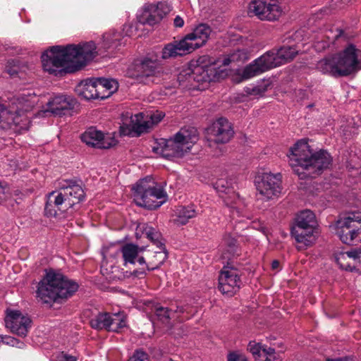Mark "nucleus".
I'll list each match as a JSON object with an SVG mask.
<instances>
[{
  "label": "nucleus",
  "instance_id": "f257e3e1",
  "mask_svg": "<svg viewBox=\"0 0 361 361\" xmlns=\"http://www.w3.org/2000/svg\"><path fill=\"white\" fill-rule=\"evenodd\" d=\"M288 156L290 166L300 179L319 175L332 161L327 152H314L305 139L298 140L291 147Z\"/></svg>",
  "mask_w": 361,
  "mask_h": 361
},
{
  "label": "nucleus",
  "instance_id": "f03ea898",
  "mask_svg": "<svg viewBox=\"0 0 361 361\" xmlns=\"http://www.w3.org/2000/svg\"><path fill=\"white\" fill-rule=\"evenodd\" d=\"M248 54L245 50H238L224 59H219L206 66H197L193 71L184 70L178 76L180 85L185 88H195V82H212L219 79L223 72L221 66H228L233 63H243L248 59Z\"/></svg>",
  "mask_w": 361,
  "mask_h": 361
},
{
  "label": "nucleus",
  "instance_id": "7ed1b4c3",
  "mask_svg": "<svg viewBox=\"0 0 361 361\" xmlns=\"http://www.w3.org/2000/svg\"><path fill=\"white\" fill-rule=\"evenodd\" d=\"M78 288V285L69 280L61 272L54 269L46 270L43 279L39 282L37 297L44 302L56 301L59 298L71 296Z\"/></svg>",
  "mask_w": 361,
  "mask_h": 361
},
{
  "label": "nucleus",
  "instance_id": "20e7f679",
  "mask_svg": "<svg viewBox=\"0 0 361 361\" xmlns=\"http://www.w3.org/2000/svg\"><path fill=\"white\" fill-rule=\"evenodd\" d=\"M359 52L354 45L350 44L342 51L320 60L317 68L334 77L348 75L361 68Z\"/></svg>",
  "mask_w": 361,
  "mask_h": 361
},
{
  "label": "nucleus",
  "instance_id": "39448f33",
  "mask_svg": "<svg viewBox=\"0 0 361 361\" xmlns=\"http://www.w3.org/2000/svg\"><path fill=\"white\" fill-rule=\"evenodd\" d=\"M198 140L197 131L194 128H182L173 137L160 139L153 151L166 159L182 157L190 151Z\"/></svg>",
  "mask_w": 361,
  "mask_h": 361
},
{
  "label": "nucleus",
  "instance_id": "423d86ee",
  "mask_svg": "<svg viewBox=\"0 0 361 361\" xmlns=\"http://www.w3.org/2000/svg\"><path fill=\"white\" fill-rule=\"evenodd\" d=\"M135 204L149 209H157L166 200L164 189L151 177H146L137 182L132 188Z\"/></svg>",
  "mask_w": 361,
  "mask_h": 361
},
{
  "label": "nucleus",
  "instance_id": "0eeeda50",
  "mask_svg": "<svg viewBox=\"0 0 361 361\" xmlns=\"http://www.w3.org/2000/svg\"><path fill=\"white\" fill-rule=\"evenodd\" d=\"M84 196L83 189L77 184L66 187L60 192H52L47 197L45 214L48 216H56L59 212H64L80 202Z\"/></svg>",
  "mask_w": 361,
  "mask_h": 361
},
{
  "label": "nucleus",
  "instance_id": "6e6552de",
  "mask_svg": "<svg viewBox=\"0 0 361 361\" xmlns=\"http://www.w3.org/2000/svg\"><path fill=\"white\" fill-rule=\"evenodd\" d=\"M41 59L43 70L51 75L75 72L66 47H53L43 53Z\"/></svg>",
  "mask_w": 361,
  "mask_h": 361
},
{
  "label": "nucleus",
  "instance_id": "1a4fd4ad",
  "mask_svg": "<svg viewBox=\"0 0 361 361\" xmlns=\"http://www.w3.org/2000/svg\"><path fill=\"white\" fill-rule=\"evenodd\" d=\"M39 97L33 91L27 90L13 98L9 110L0 106V123L5 121L8 124L13 123L20 125L18 117L25 112H28L39 102Z\"/></svg>",
  "mask_w": 361,
  "mask_h": 361
},
{
  "label": "nucleus",
  "instance_id": "9d476101",
  "mask_svg": "<svg viewBox=\"0 0 361 361\" xmlns=\"http://www.w3.org/2000/svg\"><path fill=\"white\" fill-rule=\"evenodd\" d=\"M339 239L345 244L361 242V212H353L341 216L333 226Z\"/></svg>",
  "mask_w": 361,
  "mask_h": 361
},
{
  "label": "nucleus",
  "instance_id": "9b49d317",
  "mask_svg": "<svg viewBox=\"0 0 361 361\" xmlns=\"http://www.w3.org/2000/svg\"><path fill=\"white\" fill-rule=\"evenodd\" d=\"M164 116V113L160 111L135 114L130 117L129 123H123L120 133L123 135L139 136L159 123Z\"/></svg>",
  "mask_w": 361,
  "mask_h": 361
},
{
  "label": "nucleus",
  "instance_id": "f8f14e48",
  "mask_svg": "<svg viewBox=\"0 0 361 361\" xmlns=\"http://www.w3.org/2000/svg\"><path fill=\"white\" fill-rule=\"evenodd\" d=\"M137 230L142 233V235L150 240L159 249V251L147 252L145 254V259L147 262L144 265L148 271L159 268L167 258V254L164 251V244L161 241V234L155 228L143 224L137 226Z\"/></svg>",
  "mask_w": 361,
  "mask_h": 361
},
{
  "label": "nucleus",
  "instance_id": "ddd939ff",
  "mask_svg": "<svg viewBox=\"0 0 361 361\" xmlns=\"http://www.w3.org/2000/svg\"><path fill=\"white\" fill-rule=\"evenodd\" d=\"M249 11L259 20L269 22L278 20L283 14L279 0H252Z\"/></svg>",
  "mask_w": 361,
  "mask_h": 361
},
{
  "label": "nucleus",
  "instance_id": "4468645a",
  "mask_svg": "<svg viewBox=\"0 0 361 361\" xmlns=\"http://www.w3.org/2000/svg\"><path fill=\"white\" fill-rule=\"evenodd\" d=\"M74 71L93 60L98 54L93 42L66 46Z\"/></svg>",
  "mask_w": 361,
  "mask_h": 361
},
{
  "label": "nucleus",
  "instance_id": "2eb2a0df",
  "mask_svg": "<svg viewBox=\"0 0 361 361\" xmlns=\"http://www.w3.org/2000/svg\"><path fill=\"white\" fill-rule=\"evenodd\" d=\"M255 185L257 192L264 199L270 200L279 195L281 191L280 173H264L257 178Z\"/></svg>",
  "mask_w": 361,
  "mask_h": 361
},
{
  "label": "nucleus",
  "instance_id": "dca6fc26",
  "mask_svg": "<svg viewBox=\"0 0 361 361\" xmlns=\"http://www.w3.org/2000/svg\"><path fill=\"white\" fill-rule=\"evenodd\" d=\"M279 66L274 50L267 51L252 63L246 66L242 73L244 79H249Z\"/></svg>",
  "mask_w": 361,
  "mask_h": 361
},
{
  "label": "nucleus",
  "instance_id": "f3484780",
  "mask_svg": "<svg viewBox=\"0 0 361 361\" xmlns=\"http://www.w3.org/2000/svg\"><path fill=\"white\" fill-rule=\"evenodd\" d=\"M241 281L237 269L224 267L219 276V290L224 295L232 296L240 288Z\"/></svg>",
  "mask_w": 361,
  "mask_h": 361
},
{
  "label": "nucleus",
  "instance_id": "a211bd4d",
  "mask_svg": "<svg viewBox=\"0 0 361 361\" xmlns=\"http://www.w3.org/2000/svg\"><path fill=\"white\" fill-rule=\"evenodd\" d=\"M83 142L87 145L99 149H109L117 143L114 135L111 133L104 134L94 128L87 130L81 136Z\"/></svg>",
  "mask_w": 361,
  "mask_h": 361
},
{
  "label": "nucleus",
  "instance_id": "6ab92c4d",
  "mask_svg": "<svg viewBox=\"0 0 361 361\" xmlns=\"http://www.w3.org/2000/svg\"><path fill=\"white\" fill-rule=\"evenodd\" d=\"M6 326L13 333L25 336L30 326V318L18 310H8L5 318Z\"/></svg>",
  "mask_w": 361,
  "mask_h": 361
},
{
  "label": "nucleus",
  "instance_id": "aec40b11",
  "mask_svg": "<svg viewBox=\"0 0 361 361\" xmlns=\"http://www.w3.org/2000/svg\"><path fill=\"white\" fill-rule=\"evenodd\" d=\"M214 188L228 207L238 209L243 204L231 181L224 178L219 179L214 184Z\"/></svg>",
  "mask_w": 361,
  "mask_h": 361
},
{
  "label": "nucleus",
  "instance_id": "412c9836",
  "mask_svg": "<svg viewBox=\"0 0 361 361\" xmlns=\"http://www.w3.org/2000/svg\"><path fill=\"white\" fill-rule=\"evenodd\" d=\"M233 130L226 118H220L215 121L208 129L209 140L216 143H226L233 135Z\"/></svg>",
  "mask_w": 361,
  "mask_h": 361
},
{
  "label": "nucleus",
  "instance_id": "4be33fe9",
  "mask_svg": "<svg viewBox=\"0 0 361 361\" xmlns=\"http://www.w3.org/2000/svg\"><path fill=\"white\" fill-rule=\"evenodd\" d=\"M211 33L210 26L205 23H200L195 26L191 32L185 35L183 39L192 52L207 43Z\"/></svg>",
  "mask_w": 361,
  "mask_h": 361
},
{
  "label": "nucleus",
  "instance_id": "5701e85b",
  "mask_svg": "<svg viewBox=\"0 0 361 361\" xmlns=\"http://www.w3.org/2000/svg\"><path fill=\"white\" fill-rule=\"evenodd\" d=\"M157 67V60L146 57L136 60L133 65L129 68L128 73L133 78L149 77L155 74Z\"/></svg>",
  "mask_w": 361,
  "mask_h": 361
},
{
  "label": "nucleus",
  "instance_id": "b1692460",
  "mask_svg": "<svg viewBox=\"0 0 361 361\" xmlns=\"http://www.w3.org/2000/svg\"><path fill=\"white\" fill-rule=\"evenodd\" d=\"M124 264L138 263L140 265L146 264L145 248L139 247L133 243H128L123 245L121 250Z\"/></svg>",
  "mask_w": 361,
  "mask_h": 361
},
{
  "label": "nucleus",
  "instance_id": "393cba45",
  "mask_svg": "<svg viewBox=\"0 0 361 361\" xmlns=\"http://www.w3.org/2000/svg\"><path fill=\"white\" fill-rule=\"evenodd\" d=\"M73 106V99L64 94H56L51 97L47 104L44 113L61 115L64 110L70 109Z\"/></svg>",
  "mask_w": 361,
  "mask_h": 361
},
{
  "label": "nucleus",
  "instance_id": "a878e982",
  "mask_svg": "<svg viewBox=\"0 0 361 361\" xmlns=\"http://www.w3.org/2000/svg\"><path fill=\"white\" fill-rule=\"evenodd\" d=\"M316 218L314 213L310 210H305L300 212L296 218L295 225V233L298 237H301L302 229L316 228Z\"/></svg>",
  "mask_w": 361,
  "mask_h": 361
},
{
  "label": "nucleus",
  "instance_id": "bb28decb",
  "mask_svg": "<svg viewBox=\"0 0 361 361\" xmlns=\"http://www.w3.org/2000/svg\"><path fill=\"white\" fill-rule=\"evenodd\" d=\"M190 53L191 51L183 38L179 41H174L167 44L162 49L161 58L163 59H168Z\"/></svg>",
  "mask_w": 361,
  "mask_h": 361
},
{
  "label": "nucleus",
  "instance_id": "cd10ccee",
  "mask_svg": "<svg viewBox=\"0 0 361 361\" xmlns=\"http://www.w3.org/2000/svg\"><path fill=\"white\" fill-rule=\"evenodd\" d=\"M99 98L106 99L118 88V82L111 78H94Z\"/></svg>",
  "mask_w": 361,
  "mask_h": 361
},
{
  "label": "nucleus",
  "instance_id": "c85d7f7f",
  "mask_svg": "<svg viewBox=\"0 0 361 361\" xmlns=\"http://www.w3.org/2000/svg\"><path fill=\"white\" fill-rule=\"evenodd\" d=\"M336 261L341 269L357 274V258L355 249L345 252H340L336 256Z\"/></svg>",
  "mask_w": 361,
  "mask_h": 361
},
{
  "label": "nucleus",
  "instance_id": "c756f323",
  "mask_svg": "<svg viewBox=\"0 0 361 361\" xmlns=\"http://www.w3.org/2000/svg\"><path fill=\"white\" fill-rule=\"evenodd\" d=\"M75 92L79 96L87 100L99 98L94 78L81 81L76 86Z\"/></svg>",
  "mask_w": 361,
  "mask_h": 361
},
{
  "label": "nucleus",
  "instance_id": "7c9ffc66",
  "mask_svg": "<svg viewBox=\"0 0 361 361\" xmlns=\"http://www.w3.org/2000/svg\"><path fill=\"white\" fill-rule=\"evenodd\" d=\"M301 233V237L300 238L298 237L297 234L295 233V228H292L291 230L292 235L294 237L296 242L300 244L298 247V250L311 246L316 240V228L302 229Z\"/></svg>",
  "mask_w": 361,
  "mask_h": 361
},
{
  "label": "nucleus",
  "instance_id": "2f4dec72",
  "mask_svg": "<svg viewBox=\"0 0 361 361\" xmlns=\"http://www.w3.org/2000/svg\"><path fill=\"white\" fill-rule=\"evenodd\" d=\"M159 5H150L145 8L143 12V23L149 25L155 24L162 18V15L160 13Z\"/></svg>",
  "mask_w": 361,
  "mask_h": 361
},
{
  "label": "nucleus",
  "instance_id": "473e14b6",
  "mask_svg": "<svg viewBox=\"0 0 361 361\" xmlns=\"http://www.w3.org/2000/svg\"><path fill=\"white\" fill-rule=\"evenodd\" d=\"M196 212L192 205L183 207L180 206L176 209V219L175 221L178 224H185L190 219L195 217Z\"/></svg>",
  "mask_w": 361,
  "mask_h": 361
},
{
  "label": "nucleus",
  "instance_id": "72a5a7b5",
  "mask_svg": "<svg viewBox=\"0 0 361 361\" xmlns=\"http://www.w3.org/2000/svg\"><path fill=\"white\" fill-rule=\"evenodd\" d=\"M297 54V51L293 47H285L279 50H274V55L279 66L291 61Z\"/></svg>",
  "mask_w": 361,
  "mask_h": 361
},
{
  "label": "nucleus",
  "instance_id": "f704fd0d",
  "mask_svg": "<svg viewBox=\"0 0 361 361\" xmlns=\"http://www.w3.org/2000/svg\"><path fill=\"white\" fill-rule=\"evenodd\" d=\"M126 316L123 312L111 313L110 325L109 331L119 332L123 328L126 327Z\"/></svg>",
  "mask_w": 361,
  "mask_h": 361
},
{
  "label": "nucleus",
  "instance_id": "c9c22d12",
  "mask_svg": "<svg viewBox=\"0 0 361 361\" xmlns=\"http://www.w3.org/2000/svg\"><path fill=\"white\" fill-rule=\"evenodd\" d=\"M111 313L102 312L94 316L90 320V325L93 329L109 331L110 325Z\"/></svg>",
  "mask_w": 361,
  "mask_h": 361
},
{
  "label": "nucleus",
  "instance_id": "e433bc0d",
  "mask_svg": "<svg viewBox=\"0 0 361 361\" xmlns=\"http://www.w3.org/2000/svg\"><path fill=\"white\" fill-rule=\"evenodd\" d=\"M263 361H281L280 354L276 353L274 348L269 347L263 349Z\"/></svg>",
  "mask_w": 361,
  "mask_h": 361
},
{
  "label": "nucleus",
  "instance_id": "4c0bfd02",
  "mask_svg": "<svg viewBox=\"0 0 361 361\" xmlns=\"http://www.w3.org/2000/svg\"><path fill=\"white\" fill-rule=\"evenodd\" d=\"M269 347L264 346L259 343L255 341H250L248 344V349L250 353L257 357L263 356V349L268 348Z\"/></svg>",
  "mask_w": 361,
  "mask_h": 361
},
{
  "label": "nucleus",
  "instance_id": "58836bf2",
  "mask_svg": "<svg viewBox=\"0 0 361 361\" xmlns=\"http://www.w3.org/2000/svg\"><path fill=\"white\" fill-rule=\"evenodd\" d=\"M222 247H226L229 254L233 253L235 250L236 240L230 235H226L222 241Z\"/></svg>",
  "mask_w": 361,
  "mask_h": 361
},
{
  "label": "nucleus",
  "instance_id": "ea45409f",
  "mask_svg": "<svg viewBox=\"0 0 361 361\" xmlns=\"http://www.w3.org/2000/svg\"><path fill=\"white\" fill-rule=\"evenodd\" d=\"M173 312L166 307H160L156 309V314L157 317L164 322L172 317Z\"/></svg>",
  "mask_w": 361,
  "mask_h": 361
},
{
  "label": "nucleus",
  "instance_id": "a19ab883",
  "mask_svg": "<svg viewBox=\"0 0 361 361\" xmlns=\"http://www.w3.org/2000/svg\"><path fill=\"white\" fill-rule=\"evenodd\" d=\"M128 361H148V355L142 350H137Z\"/></svg>",
  "mask_w": 361,
  "mask_h": 361
},
{
  "label": "nucleus",
  "instance_id": "79ce46f5",
  "mask_svg": "<svg viewBox=\"0 0 361 361\" xmlns=\"http://www.w3.org/2000/svg\"><path fill=\"white\" fill-rule=\"evenodd\" d=\"M267 90V86L265 85H257L252 88L250 94L255 96H261Z\"/></svg>",
  "mask_w": 361,
  "mask_h": 361
},
{
  "label": "nucleus",
  "instance_id": "37998d69",
  "mask_svg": "<svg viewBox=\"0 0 361 361\" xmlns=\"http://www.w3.org/2000/svg\"><path fill=\"white\" fill-rule=\"evenodd\" d=\"M119 35L117 32H114L113 36L110 34H105L104 35V41L106 44H108V47H110L114 41L118 39Z\"/></svg>",
  "mask_w": 361,
  "mask_h": 361
},
{
  "label": "nucleus",
  "instance_id": "c03bdc74",
  "mask_svg": "<svg viewBox=\"0 0 361 361\" xmlns=\"http://www.w3.org/2000/svg\"><path fill=\"white\" fill-rule=\"evenodd\" d=\"M228 361H247L246 357L236 353H230L228 356Z\"/></svg>",
  "mask_w": 361,
  "mask_h": 361
},
{
  "label": "nucleus",
  "instance_id": "a18cd8bd",
  "mask_svg": "<svg viewBox=\"0 0 361 361\" xmlns=\"http://www.w3.org/2000/svg\"><path fill=\"white\" fill-rule=\"evenodd\" d=\"M355 253L356 255L357 265V274H361V248H357L355 249Z\"/></svg>",
  "mask_w": 361,
  "mask_h": 361
},
{
  "label": "nucleus",
  "instance_id": "49530a36",
  "mask_svg": "<svg viewBox=\"0 0 361 361\" xmlns=\"http://www.w3.org/2000/svg\"><path fill=\"white\" fill-rule=\"evenodd\" d=\"M8 197V193L6 188L0 183V204L4 202Z\"/></svg>",
  "mask_w": 361,
  "mask_h": 361
},
{
  "label": "nucleus",
  "instance_id": "de8ad7c7",
  "mask_svg": "<svg viewBox=\"0 0 361 361\" xmlns=\"http://www.w3.org/2000/svg\"><path fill=\"white\" fill-rule=\"evenodd\" d=\"M59 361H77V357L66 353H61L59 357Z\"/></svg>",
  "mask_w": 361,
  "mask_h": 361
},
{
  "label": "nucleus",
  "instance_id": "09e8293b",
  "mask_svg": "<svg viewBox=\"0 0 361 361\" xmlns=\"http://www.w3.org/2000/svg\"><path fill=\"white\" fill-rule=\"evenodd\" d=\"M6 343L8 344L12 345L13 346L16 345L18 348H22V346L23 345V343L22 342H20L18 340H16V338H12V337L6 338Z\"/></svg>",
  "mask_w": 361,
  "mask_h": 361
},
{
  "label": "nucleus",
  "instance_id": "8fccbe9b",
  "mask_svg": "<svg viewBox=\"0 0 361 361\" xmlns=\"http://www.w3.org/2000/svg\"><path fill=\"white\" fill-rule=\"evenodd\" d=\"M173 25L176 27H182L184 25V20L180 16H177L173 20Z\"/></svg>",
  "mask_w": 361,
  "mask_h": 361
},
{
  "label": "nucleus",
  "instance_id": "3c124183",
  "mask_svg": "<svg viewBox=\"0 0 361 361\" xmlns=\"http://www.w3.org/2000/svg\"><path fill=\"white\" fill-rule=\"evenodd\" d=\"M146 272L144 269H142L140 271H134L133 274L136 277H142V276L145 275Z\"/></svg>",
  "mask_w": 361,
  "mask_h": 361
},
{
  "label": "nucleus",
  "instance_id": "603ef678",
  "mask_svg": "<svg viewBox=\"0 0 361 361\" xmlns=\"http://www.w3.org/2000/svg\"><path fill=\"white\" fill-rule=\"evenodd\" d=\"M102 255L104 259H108L109 257L111 255L110 253H109V251L107 249L104 248L102 251Z\"/></svg>",
  "mask_w": 361,
  "mask_h": 361
},
{
  "label": "nucleus",
  "instance_id": "864d4df0",
  "mask_svg": "<svg viewBox=\"0 0 361 361\" xmlns=\"http://www.w3.org/2000/svg\"><path fill=\"white\" fill-rule=\"evenodd\" d=\"M271 267L273 269H277L279 267V262L277 260H274L271 263Z\"/></svg>",
  "mask_w": 361,
  "mask_h": 361
},
{
  "label": "nucleus",
  "instance_id": "5fc2aeb1",
  "mask_svg": "<svg viewBox=\"0 0 361 361\" xmlns=\"http://www.w3.org/2000/svg\"><path fill=\"white\" fill-rule=\"evenodd\" d=\"M326 361H341V359H334V360L327 359Z\"/></svg>",
  "mask_w": 361,
  "mask_h": 361
},
{
  "label": "nucleus",
  "instance_id": "6e6d98bb",
  "mask_svg": "<svg viewBox=\"0 0 361 361\" xmlns=\"http://www.w3.org/2000/svg\"><path fill=\"white\" fill-rule=\"evenodd\" d=\"M179 311H180V312H183V308H180V309L179 310Z\"/></svg>",
  "mask_w": 361,
  "mask_h": 361
}]
</instances>
